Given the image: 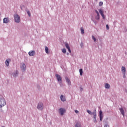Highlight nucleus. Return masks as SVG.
<instances>
[{"label": "nucleus", "instance_id": "6ab92c4d", "mask_svg": "<svg viewBox=\"0 0 127 127\" xmlns=\"http://www.w3.org/2000/svg\"><path fill=\"white\" fill-rule=\"evenodd\" d=\"M49 49H48V47H47V46H46L45 47V52L46 53H47V54H48V53H49Z\"/></svg>", "mask_w": 127, "mask_h": 127}, {"label": "nucleus", "instance_id": "1a4fd4ad", "mask_svg": "<svg viewBox=\"0 0 127 127\" xmlns=\"http://www.w3.org/2000/svg\"><path fill=\"white\" fill-rule=\"evenodd\" d=\"M26 68V65H25V64L24 63H22L21 64V69L22 71H25V69Z\"/></svg>", "mask_w": 127, "mask_h": 127}, {"label": "nucleus", "instance_id": "f257e3e1", "mask_svg": "<svg viewBox=\"0 0 127 127\" xmlns=\"http://www.w3.org/2000/svg\"><path fill=\"white\" fill-rule=\"evenodd\" d=\"M6 105L5 100L3 98H0V109L4 107Z\"/></svg>", "mask_w": 127, "mask_h": 127}, {"label": "nucleus", "instance_id": "a878e982", "mask_svg": "<svg viewBox=\"0 0 127 127\" xmlns=\"http://www.w3.org/2000/svg\"><path fill=\"white\" fill-rule=\"evenodd\" d=\"M27 14L29 15V16H31V14L30 13V12L29 11H27Z\"/></svg>", "mask_w": 127, "mask_h": 127}, {"label": "nucleus", "instance_id": "6e6552de", "mask_svg": "<svg viewBox=\"0 0 127 127\" xmlns=\"http://www.w3.org/2000/svg\"><path fill=\"white\" fill-rule=\"evenodd\" d=\"M99 117L101 122H102V121H103V118H104V115H103V112L102 110L99 111Z\"/></svg>", "mask_w": 127, "mask_h": 127}, {"label": "nucleus", "instance_id": "dca6fc26", "mask_svg": "<svg viewBox=\"0 0 127 127\" xmlns=\"http://www.w3.org/2000/svg\"><path fill=\"white\" fill-rule=\"evenodd\" d=\"M61 101H62V102H65V101H66V98L65 97V96H64L63 95H61Z\"/></svg>", "mask_w": 127, "mask_h": 127}, {"label": "nucleus", "instance_id": "a211bd4d", "mask_svg": "<svg viewBox=\"0 0 127 127\" xmlns=\"http://www.w3.org/2000/svg\"><path fill=\"white\" fill-rule=\"evenodd\" d=\"M105 87L106 89H110L111 88V85L109 83L105 84Z\"/></svg>", "mask_w": 127, "mask_h": 127}, {"label": "nucleus", "instance_id": "bb28decb", "mask_svg": "<svg viewBox=\"0 0 127 127\" xmlns=\"http://www.w3.org/2000/svg\"><path fill=\"white\" fill-rule=\"evenodd\" d=\"M62 52H63L64 54L66 53V49H63L62 50Z\"/></svg>", "mask_w": 127, "mask_h": 127}, {"label": "nucleus", "instance_id": "7c9ffc66", "mask_svg": "<svg viewBox=\"0 0 127 127\" xmlns=\"http://www.w3.org/2000/svg\"><path fill=\"white\" fill-rule=\"evenodd\" d=\"M74 112L76 114H79V111L78 110H75Z\"/></svg>", "mask_w": 127, "mask_h": 127}, {"label": "nucleus", "instance_id": "c9c22d12", "mask_svg": "<svg viewBox=\"0 0 127 127\" xmlns=\"http://www.w3.org/2000/svg\"><path fill=\"white\" fill-rule=\"evenodd\" d=\"M14 77L16 76V74H14Z\"/></svg>", "mask_w": 127, "mask_h": 127}, {"label": "nucleus", "instance_id": "72a5a7b5", "mask_svg": "<svg viewBox=\"0 0 127 127\" xmlns=\"http://www.w3.org/2000/svg\"><path fill=\"white\" fill-rule=\"evenodd\" d=\"M16 75H17V74H18V72L16 71Z\"/></svg>", "mask_w": 127, "mask_h": 127}, {"label": "nucleus", "instance_id": "9b49d317", "mask_svg": "<svg viewBox=\"0 0 127 127\" xmlns=\"http://www.w3.org/2000/svg\"><path fill=\"white\" fill-rule=\"evenodd\" d=\"M28 54L29 56H34V55H35V51H30L28 53Z\"/></svg>", "mask_w": 127, "mask_h": 127}, {"label": "nucleus", "instance_id": "7ed1b4c3", "mask_svg": "<svg viewBox=\"0 0 127 127\" xmlns=\"http://www.w3.org/2000/svg\"><path fill=\"white\" fill-rule=\"evenodd\" d=\"M56 77L58 82L60 83H62V77H61V75L58 74H56Z\"/></svg>", "mask_w": 127, "mask_h": 127}, {"label": "nucleus", "instance_id": "4be33fe9", "mask_svg": "<svg viewBox=\"0 0 127 127\" xmlns=\"http://www.w3.org/2000/svg\"><path fill=\"white\" fill-rule=\"evenodd\" d=\"M79 72H80V76H82L83 74V69L82 68L79 69Z\"/></svg>", "mask_w": 127, "mask_h": 127}, {"label": "nucleus", "instance_id": "423d86ee", "mask_svg": "<svg viewBox=\"0 0 127 127\" xmlns=\"http://www.w3.org/2000/svg\"><path fill=\"white\" fill-rule=\"evenodd\" d=\"M122 72L123 74V77L124 78H126V67L122 66Z\"/></svg>", "mask_w": 127, "mask_h": 127}, {"label": "nucleus", "instance_id": "ddd939ff", "mask_svg": "<svg viewBox=\"0 0 127 127\" xmlns=\"http://www.w3.org/2000/svg\"><path fill=\"white\" fill-rule=\"evenodd\" d=\"M119 110H120L122 116H123V117H125V111L124 110V109H123V108H120Z\"/></svg>", "mask_w": 127, "mask_h": 127}, {"label": "nucleus", "instance_id": "b1692460", "mask_svg": "<svg viewBox=\"0 0 127 127\" xmlns=\"http://www.w3.org/2000/svg\"><path fill=\"white\" fill-rule=\"evenodd\" d=\"M94 119H95V123H97V115H94Z\"/></svg>", "mask_w": 127, "mask_h": 127}, {"label": "nucleus", "instance_id": "2f4dec72", "mask_svg": "<svg viewBox=\"0 0 127 127\" xmlns=\"http://www.w3.org/2000/svg\"><path fill=\"white\" fill-rule=\"evenodd\" d=\"M106 28L108 30H109V25H106Z\"/></svg>", "mask_w": 127, "mask_h": 127}, {"label": "nucleus", "instance_id": "473e14b6", "mask_svg": "<svg viewBox=\"0 0 127 127\" xmlns=\"http://www.w3.org/2000/svg\"><path fill=\"white\" fill-rule=\"evenodd\" d=\"M104 127H110V126L109 125H105Z\"/></svg>", "mask_w": 127, "mask_h": 127}, {"label": "nucleus", "instance_id": "9d476101", "mask_svg": "<svg viewBox=\"0 0 127 127\" xmlns=\"http://www.w3.org/2000/svg\"><path fill=\"white\" fill-rule=\"evenodd\" d=\"M65 79L66 83H67V84L69 86H71V81H70V79H69V78H68L67 77H65Z\"/></svg>", "mask_w": 127, "mask_h": 127}, {"label": "nucleus", "instance_id": "2eb2a0df", "mask_svg": "<svg viewBox=\"0 0 127 127\" xmlns=\"http://www.w3.org/2000/svg\"><path fill=\"white\" fill-rule=\"evenodd\" d=\"M65 47L67 48V49L68 50V52H69V53H71V49H70V47L69 46V44H65Z\"/></svg>", "mask_w": 127, "mask_h": 127}, {"label": "nucleus", "instance_id": "f03ea898", "mask_svg": "<svg viewBox=\"0 0 127 127\" xmlns=\"http://www.w3.org/2000/svg\"><path fill=\"white\" fill-rule=\"evenodd\" d=\"M14 17L15 22L17 23H19V22H20V17L19 15L16 14L14 15Z\"/></svg>", "mask_w": 127, "mask_h": 127}, {"label": "nucleus", "instance_id": "f3484780", "mask_svg": "<svg viewBox=\"0 0 127 127\" xmlns=\"http://www.w3.org/2000/svg\"><path fill=\"white\" fill-rule=\"evenodd\" d=\"M75 127H82V125H81V123H80V122L76 123Z\"/></svg>", "mask_w": 127, "mask_h": 127}, {"label": "nucleus", "instance_id": "c85d7f7f", "mask_svg": "<svg viewBox=\"0 0 127 127\" xmlns=\"http://www.w3.org/2000/svg\"><path fill=\"white\" fill-rule=\"evenodd\" d=\"M87 112L89 114V115H92V112H91V111L87 110Z\"/></svg>", "mask_w": 127, "mask_h": 127}, {"label": "nucleus", "instance_id": "aec40b11", "mask_svg": "<svg viewBox=\"0 0 127 127\" xmlns=\"http://www.w3.org/2000/svg\"><path fill=\"white\" fill-rule=\"evenodd\" d=\"M80 30L82 34H84L85 33V30H84V28L83 27L80 28Z\"/></svg>", "mask_w": 127, "mask_h": 127}, {"label": "nucleus", "instance_id": "f704fd0d", "mask_svg": "<svg viewBox=\"0 0 127 127\" xmlns=\"http://www.w3.org/2000/svg\"><path fill=\"white\" fill-rule=\"evenodd\" d=\"M83 90V88H80V90L82 91Z\"/></svg>", "mask_w": 127, "mask_h": 127}, {"label": "nucleus", "instance_id": "393cba45", "mask_svg": "<svg viewBox=\"0 0 127 127\" xmlns=\"http://www.w3.org/2000/svg\"><path fill=\"white\" fill-rule=\"evenodd\" d=\"M103 4H104V3L102 1L99 2V6H102V5H103Z\"/></svg>", "mask_w": 127, "mask_h": 127}, {"label": "nucleus", "instance_id": "f8f14e48", "mask_svg": "<svg viewBox=\"0 0 127 127\" xmlns=\"http://www.w3.org/2000/svg\"><path fill=\"white\" fill-rule=\"evenodd\" d=\"M9 22V18H4L3 19V23H8Z\"/></svg>", "mask_w": 127, "mask_h": 127}, {"label": "nucleus", "instance_id": "39448f33", "mask_svg": "<svg viewBox=\"0 0 127 127\" xmlns=\"http://www.w3.org/2000/svg\"><path fill=\"white\" fill-rule=\"evenodd\" d=\"M59 113H60L61 116H63L64 115V113L66 112V110L64 108H60L59 110Z\"/></svg>", "mask_w": 127, "mask_h": 127}, {"label": "nucleus", "instance_id": "c756f323", "mask_svg": "<svg viewBox=\"0 0 127 127\" xmlns=\"http://www.w3.org/2000/svg\"><path fill=\"white\" fill-rule=\"evenodd\" d=\"M95 12L97 13V15H100V14L99 13V12L98 11V10H95Z\"/></svg>", "mask_w": 127, "mask_h": 127}, {"label": "nucleus", "instance_id": "5701e85b", "mask_svg": "<svg viewBox=\"0 0 127 127\" xmlns=\"http://www.w3.org/2000/svg\"><path fill=\"white\" fill-rule=\"evenodd\" d=\"M92 39L94 40V42H96V41H97V39H96V38H95L94 36H92Z\"/></svg>", "mask_w": 127, "mask_h": 127}, {"label": "nucleus", "instance_id": "0eeeda50", "mask_svg": "<svg viewBox=\"0 0 127 127\" xmlns=\"http://www.w3.org/2000/svg\"><path fill=\"white\" fill-rule=\"evenodd\" d=\"M99 13H100L101 16H102L103 18L105 19L106 18V17L105 16V15L104 14V11H103L102 9H99Z\"/></svg>", "mask_w": 127, "mask_h": 127}, {"label": "nucleus", "instance_id": "4468645a", "mask_svg": "<svg viewBox=\"0 0 127 127\" xmlns=\"http://www.w3.org/2000/svg\"><path fill=\"white\" fill-rule=\"evenodd\" d=\"M10 61V59H8L5 61V65H7V67L9 66V62Z\"/></svg>", "mask_w": 127, "mask_h": 127}, {"label": "nucleus", "instance_id": "412c9836", "mask_svg": "<svg viewBox=\"0 0 127 127\" xmlns=\"http://www.w3.org/2000/svg\"><path fill=\"white\" fill-rule=\"evenodd\" d=\"M92 115H93L94 116H96L97 115V111H96V110H94L93 111V112L92 113Z\"/></svg>", "mask_w": 127, "mask_h": 127}, {"label": "nucleus", "instance_id": "cd10ccee", "mask_svg": "<svg viewBox=\"0 0 127 127\" xmlns=\"http://www.w3.org/2000/svg\"><path fill=\"white\" fill-rule=\"evenodd\" d=\"M96 19L97 20L100 19V15H97V16L95 17Z\"/></svg>", "mask_w": 127, "mask_h": 127}, {"label": "nucleus", "instance_id": "20e7f679", "mask_svg": "<svg viewBox=\"0 0 127 127\" xmlns=\"http://www.w3.org/2000/svg\"><path fill=\"white\" fill-rule=\"evenodd\" d=\"M37 109L38 110H40V111H42V110H43V104H42V103H39L38 104Z\"/></svg>", "mask_w": 127, "mask_h": 127}]
</instances>
